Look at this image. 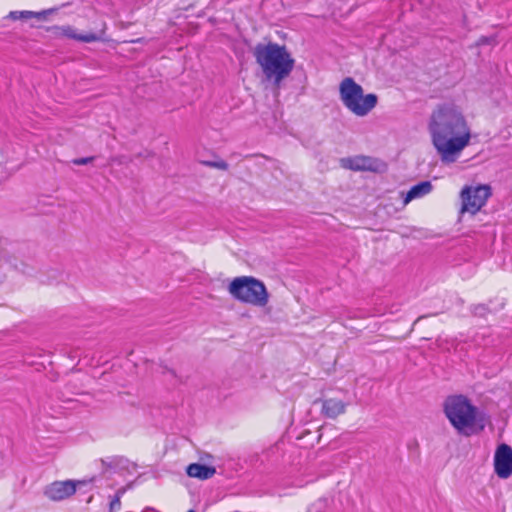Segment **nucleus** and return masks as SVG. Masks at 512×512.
<instances>
[{
    "label": "nucleus",
    "instance_id": "f8f14e48",
    "mask_svg": "<svg viewBox=\"0 0 512 512\" xmlns=\"http://www.w3.org/2000/svg\"><path fill=\"white\" fill-rule=\"evenodd\" d=\"M342 166L354 171L372 170L371 159L369 157L358 156L354 158H345L341 160Z\"/></svg>",
    "mask_w": 512,
    "mask_h": 512
},
{
    "label": "nucleus",
    "instance_id": "6ab92c4d",
    "mask_svg": "<svg viewBox=\"0 0 512 512\" xmlns=\"http://www.w3.org/2000/svg\"><path fill=\"white\" fill-rule=\"evenodd\" d=\"M164 369H166L167 373H169L171 376L176 377V373L174 370L168 369L167 367H165Z\"/></svg>",
    "mask_w": 512,
    "mask_h": 512
},
{
    "label": "nucleus",
    "instance_id": "f03ea898",
    "mask_svg": "<svg viewBox=\"0 0 512 512\" xmlns=\"http://www.w3.org/2000/svg\"><path fill=\"white\" fill-rule=\"evenodd\" d=\"M444 413L457 433L465 437L482 432L486 426L484 414L464 395L447 397Z\"/></svg>",
    "mask_w": 512,
    "mask_h": 512
},
{
    "label": "nucleus",
    "instance_id": "20e7f679",
    "mask_svg": "<svg viewBox=\"0 0 512 512\" xmlns=\"http://www.w3.org/2000/svg\"><path fill=\"white\" fill-rule=\"evenodd\" d=\"M339 94L343 105L358 117L368 115L378 103L376 94L365 95L362 86L351 77H346L341 81Z\"/></svg>",
    "mask_w": 512,
    "mask_h": 512
},
{
    "label": "nucleus",
    "instance_id": "aec40b11",
    "mask_svg": "<svg viewBox=\"0 0 512 512\" xmlns=\"http://www.w3.org/2000/svg\"><path fill=\"white\" fill-rule=\"evenodd\" d=\"M425 316H421V317H418L417 321L421 320L422 318H424Z\"/></svg>",
    "mask_w": 512,
    "mask_h": 512
},
{
    "label": "nucleus",
    "instance_id": "39448f33",
    "mask_svg": "<svg viewBox=\"0 0 512 512\" xmlns=\"http://www.w3.org/2000/svg\"><path fill=\"white\" fill-rule=\"evenodd\" d=\"M228 292L234 299L257 307H264L269 301L264 283L252 276L234 278L228 286Z\"/></svg>",
    "mask_w": 512,
    "mask_h": 512
},
{
    "label": "nucleus",
    "instance_id": "dca6fc26",
    "mask_svg": "<svg viewBox=\"0 0 512 512\" xmlns=\"http://www.w3.org/2000/svg\"><path fill=\"white\" fill-rule=\"evenodd\" d=\"M471 312L475 316L484 317L489 313V308L484 304L474 305Z\"/></svg>",
    "mask_w": 512,
    "mask_h": 512
},
{
    "label": "nucleus",
    "instance_id": "6e6552de",
    "mask_svg": "<svg viewBox=\"0 0 512 512\" xmlns=\"http://www.w3.org/2000/svg\"><path fill=\"white\" fill-rule=\"evenodd\" d=\"M78 483L72 480L55 481L45 488L44 495L52 501H62L76 492Z\"/></svg>",
    "mask_w": 512,
    "mask_h": 512
},
{
    "label": "nucleus",
    "instance_id": "4468645a",
    "mask_svg": "<svg viewBox=\"0 0 512 512\" xmlns=\"http://www.w3.org/2000/svg\"><path fill=\"white\" fill-rule=\"evenodd\" d=\"M48 11L33 12V11H11L7 18L13 21L16 20H27L31 18H42L47 14Z\"/></svg>",
    "mask_w": 512,
    "mask_h": 512
},
{
    "label": "nucleus",
    "instance_id": "9d476101",
    "mask_svg": "<svg viewBox=\"0 0 512 512\" xmlns=\"http://www.w3.org/2000/svg\"><path fill=\"white\" fill-rule=\"evenodd\" d=\"M56 34L59 36H63L69 39H74L84 43L95 42L99 39V37L95 33H87V34H79L76 29H74L70 25H64L61 27H56Z\"/></svg>",
    "mask_w": 512,
    "mask_h": 512
},
{
    "label": "nucleus",
    "instance_id": "f3484780",
    "mask_svg": "<svg viewBox=\"0 0 512 512\" xmlns=\"http://www.w3.org/2000/svg\"><path fill=\"white\" fill-rule=\"evenodd\" d=\"M204 165L208 166V167H211V168H216V169H220V170H224L226 171L229 167L228 163L224 160H219V161H205L203 162Z\"/></svg>",
    "mask_w": 512,
    "mask_h": 512
},
{
    "label": "nucleus",
    "instance_id": "1a4fd4ad",
    "mask_svg": "<svg viewBox=\"0 0 512 512\" xmlns=\"http://www.w3.org/2000/svg\"><path fill=\"white\" fill-rule=\"evenodd\" d=\"M347 403L339 399L329 398L322 400V414L331 419H335L346 411Z\"/></svg>",
    "mask_w": 512,
    "mask_h": 512
},
{
    "label": "nucleus",
    "instance_id": "0eeeda50",
    "mask_svg": "<svg viewBox=\"0 0 512 512\" xmlns=\"http://www.w3.org/2000/svg\"><path fill=\"white\" fill-rule=\"evenodd\" d=\"M494 470L501 479H507L512 475V448L509 445L502 443L497 447L494 455Z\"/></svg>",
    "mask_w": 512,
    "mask_h": 512
},
{
    "label": "nucleus",
    "instance_id": "412c9836",
    "mask_svg": "<svg viewBox=\"0 0 512 512\" xmlns=\"http://www.w3.org/2000/svg\"><path fill=\"white\" fill-rule=\"evenodd\" d=\"M187 512H195V511H194V510H189V511H187Z\"/></svg>",
    "mask_w": 512,
    "mask_h": 512
},
{
    "label": "nucleus",
    "instance_id": "f257e3e1",
    "mask_svg": "<svg viewBox=\"0 0 512 512\" xmlns=\"http://www.w3.org/2000/svg\"><path fill=\"white\" fill-rule=\"evenodd\" d=\"M428 129L442 160L462 151L471 138L463 113L453 104L438 105L430 116Z\"/></svg>",
    "mask_w": 512,
    "mask_h": 512
},
{
    "label": "nucleus",
    "instance_id": "7ed1b4c3",
    "mask_svg": "<svg viewBox=\"0 0 512 512\" xmlns=\"http://www.w3.org/2000/svg\"><path fill=\"white\" fill-rule=\"evenodd\" d=\"M253 55L266 79L277 86L293 71L295 60L284 45L259 43L254 47Z\"/></svg>",
    "mask_w": 512,
    "mask_h": 512
},
{
    "label": "nucleus",
    "instance_id": "ddd939ff",
    "mask_svg": "<svg viewBox=\"0 0 512 512\" xmlns=\"http://www.w3.org/2000/svg\"><path fill=\"white\" fill-rule=\"evenodd\" d=\"M432 184L430 181H422L413 187L407 192L406 197L404 199V203L407 204L411 200L423 197L429 194L432 191Z\"/></svg>",
    "mask_w": 512,
    "mask_h": 512
},
{
    "label": "nucleus",
    "instance_id": "9b49d317",
    "mask_svg": "<svg viewBox=\"0 0 512 512\" xmlns=\"http://www.w3.org/2000/svg\"><path fill=\"white\" fill-rule=\"evenodd\" d=\"M186 472L190 477L198 478L200 480H207L215 475L216 469L212 466H207L200 463H192L188 465Z\"/></svg>",
    "mask_w": 512,
    "mask_h": 512
},
{
    "label": "nucleus",
    "instance_id": "a211bd4d",
    "mask_svg": "<svg viewBox=\"0 0 512 512\" xmlns=\"http://www.w3.org/2000/svg\"><path fill=\"white\" fill-rule=\"evenodd\" d=\"M94 159H95V157H93V156L83 157V158H75L72 160V163L74 165H86V164L91 163Z\"/></svg>",
    "mask_w": 512,
    "mask_h": 512
},
{
    "label": "nucleus",
    "instance_id": "2eb2a0df",
    "mask_svg": "<svg viewBox=\"0 0 512 512\" xmlns=\"http://www.w3.org/2000/svg\"><path fill=\"white\" fill-rule=\"evenodd\" d=\"M126 489L125 488H120L115 496L111 499L110 501V504H109V511L110 512H116V511H119L120 510V507H121V496L125 493Z\"/></svg>",
    "mask_w": 512,
    "mask_h": 512
},
{
    "label": "nucleus",
    "instance_id": "423d86ee",
    "mask_svg": "<svg viewBox=\"0 0 512 512\" xmlns=\"http://www.w3.org/2000/svg\"><path fill=\"white\" fill-rule=\"evenodd\" d=\"M492 195L489 185L465 186L460 193L461 209L460 213H470L475 215L486 204Z\"/></svg>",
    "mask_w": 512,
    "mask_h": 512
}]
</instances>
